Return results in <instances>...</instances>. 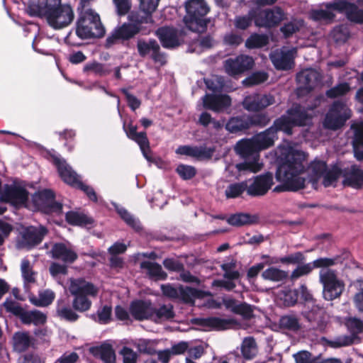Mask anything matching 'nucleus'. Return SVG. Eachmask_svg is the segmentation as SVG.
<instances>
[{
    "label": "nucleus",
    "mask_w": 363,
    "mask_h": 363,
    "mask_svg": "<svg viewBox=\"0 0 363 363\" xmlns=\"http://www.w3.org/2000/svg\"><path fill=\"white\" fill-rule=\"evenodd\" d=\"M306 159L305 153L300 150H290L280 158L275 178L281 182L273 191L296 192L306 187V179L300 175L306 170L303 162Z\"/></svg>",
    "instance_id": "nucleus-1"
},
{
    "label": "nucleus",
    "mask_w": 363,
    "mask_h": 363,
    "mask_svg": "<svg viewBox=\"0 0 363 363\" xmlns=\"http://www.w3.org/2000/svg\"><path fill=\"white\" fill-rule=\"evenodd\" d=\"M129 22H124L115 27L108 35L104 46L111 49L115 45H121L127 49H134L133 40L140 33H143V18H135L133 14L128 16Z\"/></svg>",
    "instance_id": "nucleus-2"
},
{
    "label": "nucleus",
    "mask_w": 363,
    "mask_h": 363,
    "mask_svg": "<svg viewBox=\"0 0 363 363\" xmlns=\"http://www.w3.org/2000/svg\"><path fill=\"white\" fill-rule=\"evenodd\" d=\"M47 160L54 165L60 178L64 183L72 188L82 191L93 202L98 201V197L94 188L84 184L80 176L60 154L51 152L47 150Z\"/></svg>",
    "instance_id": "nucleus-3"
},
{
    "label": "nucleus",
    "mask_w": 363,
    "mask_h": 363,
    "mask_svg": "<svg viewBox=\"0 0 363 363\" xmlns=\"http://www.w3.org/2000/svg\"><path fill=\"white\" fill-rule=\"evenodd\" d=\"M106 29L99 15L91 9L81 11L76 22V34L82 39L101 38Z\"/></svg>",
    "instance_id": "nucleus-4"
},
{
    "label": "nucleus",
    "mask_w": 363,
    "mask_h": 363,
    "mask_svg": "<svg viewBox=\"0 0 363 363\" xmlns=\"http://www.w3.org/2000/svg\"><path fill=\"white\" fill-rule=\"evenodd\" d=\"M186 14L184 21L188 29L196 33L206 30L210 21L206 18L209 7L204 0H189L186 3Z\"/></svg>",
    "instance_id": "nucleus-5"
},
{
    "label": "nucleus",
    "mask_w": 363,
    "mask_h": 363,
    "mask_svg": "<svg viewBox=\"0 0 363 363\" xmlns=\"http://www.w3.org/2000/svg\"><path fill=\"white\" fill-rule=\"evenodd\" d=\"M235 150L241 157L245 160V162L237 164L236 167L239 171L257 172L260 170L258 163L259 150L252 138L238 141Z\"/></svg>",
    "instance_id": "nucleus-6"
},
{
    "label": "nucleus",
    "mask_w": 363,
    "mask_h": 363,
    "mask_svg": "<svg viewBox=\"0 0 363 363\" xmlns=\"http://www.w3.org/2000/svg\"><path fill=\"white\" fill-rule=\"evenodd\" d=\"M350 335H342L327 340V345L333 348L347 347L359 343L363 339V321L361 319H344L341 322Z\"/></svg>",
    "instance_id": "nucleus-7"
},
{
    "label": "nucleus",
    "mask_w": 363,
    "mask_h": 363,
    "mask_svg": "<svg viewBox=\"0 0 363 363\" xmlns=\"http://www.w3.org/2000/svg\"><path fill=\"white\" fill-rule=\"evenodd\" d=\"M251 319H191L201 330H252Z\"/></svg>",
    "instance_id": "nucleus-8"
},
{
    "label": "nucleus",
    "mask_w": 363,
    "mask_h": 363,
    "mask_svg": "<svg viewBox=\"0 0 363 363\" xmlns=\"http://www.w3.org/2000/svg\"><path fill=\"white\" fill-rule=\"evenodd\" d=\"M352 116L351 110L341 101H335L326 113L323 126L331 130H337L342 128Z\"/></svg>",
    "instance_id": "nucleus-9"
},
{
    "label": "nucleus",
    "mask_w": 363,
    "mask_h": 363,
    "mask_svg": "<svg viewBox=\"0 0 363 363\" xmlns=\"http://www.w3.org/2000/svg\"><path fill=\"white\" fill-rule=\"evenodd\" d=\"M74 18V13L69 4H61L48 9L47 23L55 30L69 26Z\"/></svg>",
    "instance_id": "nucleus-10"
},
{
    "label": "nucleus",
    "mask_w": 363,
    "mask_h": 363,
    "mask_svg": "<svg viewBox=\"0 0 363 363\" xmlns=\"http://www.w3.org/2000/svg\"><path fill=\"white\" fill-rule=\"evenodd\" d=\"M320 282L323 285V296L326 301L339 298L345 290V283L338 279L335 270L320 272Z\"/></svg>",
    "instance_id": "nucleus-11"
},
{
    "label": "nucleus",
    "mask_w": 363,
    "mask_h": 363,
    "mask_svg": "<svg viewBox=\"0 0 363 363\" xmlns=\"http://www.w3.org/2000/svg\"><path fill=\"white\" fill-rule=\"evenodd\" d=\"M28 196L29 192L24 186L15 183L6 184L0 195V201L19 208L27 203Z\"/></svg>",
    "instance_id": "nucleus-12"
},
{
    "label": "nucleus",
    "mask_w": 363,
    "mask_h": 363,
    "mask_svg": "<svg viewBox=\"0 0 363 363\" xmlns=\"http://www.w3.org/2000/svg\"><path fill=\"white\" fill-rule=\"evenodd\" d=\"M256 26L272 28L278 26L286 18V13L280 6H275L271 9L257 10Z\"/></svg>",
    "instance_id": "nucleus-13"
},
{
    "label": "nucleus",
    "mask_w": 363,
    "mask_h": 363,
    "mask_svg": "<svg viewBox=\"0 0 363 363\" xmlns=\"http://www.w3.org/2000/svg\"><path fill=\"white\" fill-rule=\"evenodd\" d=\"M255 61L252 57L247 55H240L224 61L225 72L230 77H236L252 69Z\"/></svg>",
    "instance_id": "nucleus-14"
},
{
    "label": "nucleus",
    "mask_w": 363,
    "mask_h": 363,
    "mask_svg": "<svg viewBox=\"0 0 363 363\" xmlns=\"http://www.w3.org/2000/svg\"><path fill=\"white\" fill-rule=\"evenodd\" d=\"M138 53L140 57L145 58L149 54L155 62H164V54L161 52L160 46L156 40L150 38L147 41L144 38H139L136 41Z\"/></svg>",
    "instance_id": "nucleus-15"
},
{
    "label": "nucleus",
    "mask_w": 363,
    "mask_h": 363,
    "mask_svg": "<svg viewBox=\"0 0 363 363\" xmlns=\"http://www.w3.org/2000/svg\"><path fill=\"white\" fill-rule=\"evenodd\" d=\"M328 9H333L340 13H345L347 18L357 23H363V10L356 4L347 1H335L327 4Z\"/></svg>",
    "instance_id": "nucleus-16"
},
{
    "label": "nucleus",
    "mask_w": 363,
    "mask_h": 363,
    "mask_svg": "<svg viewBox=\"0 0 363 363\" xmlns=\"http://www.w3.org/2000/svg\"><path fill=\"white\" fill-rule=\"evenodd\" d=\"M123 130L127 137L131 140L135 142L140 147L143 156L148 160H151L150 153V142L147 136L145 131L137 132V126L133 125L132 123H130L126 125L125 123H123Z\"/></svg>",
    "instance_id": "nucleus-17"
},
{
    "label": "nucleus",
    "mask_w": 363,
    "mask_h": 363,
    "mask_svg": "<svg viewBox=\"0 0 363 363\" xmlns=\"http://www.w3.org/2000/svg\"><path fill=\"white\" fill-rule=\"evenodd\" d=\"M273 174L268 172L254 177L253 182L247 184V194L250 196H262L265 195L273 185Z\"/></svg>",
    "instance_id": "nucleus-18"
},
{
    "label": "nucleus",
    "mask_w": 363,
    "mask_h": 363,
    "mask_svg": "<svg viewBox=\"0 0 363 363\" xmlns=\"http://www.w3.org/2000/svg\"><path fill=\"white\" fill-rule=\"evenodd\" d=\"M275 103L274 96L271 94H254L245 97L243 108L248 111L257 112L263 110Z\"/></svg>",
    "instance_id": "nucleus-19"
},
{
    "label": "nucleus",
    "mask_w": 363,
    "mask_h": 363,
    "mask_svg": "<svg viewBox=\"0 0 363 363\" xmlns=\"http://www.w3.org/2000/svg\"><path fill=\"white\" fill-rule=\"evenodd\" d=\"M223 304L227 311L234 315H240L242 318H254L255 307L245 301H240L231 297H224Z\"/></svg>",
    "instance_id": "nucleus-20"
},
{
    "label": "nucleus",
    "mask_w": 363,
    "mask_h": 363,
    "mask_svg": "<svg viewBox=\"0 0 363 363\" xmlns=\"http://www.w3.org/2000/svg\"><path fill=\"white\" fill-rule=\"evenodd\" d=\"M62 214V201L57 199V195L52 189H47V216L54 215L56 217L52 220H50L49 218H47V220L61 225L63 223Z\"/></svg>",
    "instance_id": "nucleus-21"
},
{
    "label": "nucleus",
    "mask_w": 363,
    "mask_h": 363,
    "mask_svg": "<svg viewBox=\"0 0 363 363\" xmlns=\"http://www.w3.org/2000/svg\"><path fill=\"white\" fill-rule=\"evenodd\" d=\"M162 46L167 49H174L181 45L179 30L171 26H162L156 30Z\"/></svg>",
    "instance_id": "nucleus-22"
},
{
    "label": "nucleus",
    "mask_w": 363,
    "mask_h": 363,
    "mask_svg": "<svg viewBox=\"0 0 363 363\" xmlns=\"http://www.w3.org/2000/svg\"><path fill=\"white\" fill-rule=\"evenodd\" d=\"M294 127H304L312 123L313 116L299 104H294L286 111Z\"/></svg>",
    "instance_id": "nucleus-23"
},
{
    "label": "nucleus",
    "mask_w": 363,
    "mask_h": 363,
    "mask_svg": "<svg viewBox=\"0 0 363 363\" xmlns=\"http://www.w3.org/2000/svg\"><path fill=\"white\" fill-rule=\"evenodd\" d=\"M342 184L355 189L363 188V169L357 164L343 169Z\"/></svg>",
    "instance_id": "nucleus-24"
},
{
    "label": "nucleus",
    "mask_w": 363,
    "mask_h": 363,
    "mask_svg": "<svg viewBox=\"0 0 363 363\" xmlns=\"http://www.w3.org/2000/svg\"><path fill=\"white\" fill-rule=\"evenodd\" d=\"M69 291L74 296H96L98 294L97 288L91 282L84 278H70Z\"/></svg>",
    "instance_id": "nucleus-25"
},
{
    "label": "nucleus",
    "mask_w": 363,
    "mask_h": 363,
    "mask_svg": "<svg viewBox=\"0 0 363 363\" xmlns=\"http://www.w3.org/2000/svg\"><path fill=\"white\" fill-rule=\"evenodd\" d=\"M203 107L215 112H220L231 106V99L227 94H209L204 96Z\"/></svg>",
    "instance_id": "nucleus-26"
},
{
    "label": "nucleus",
    "mask_w": 363,
    "mask_h": 363,
    "mask_svg": "<svg viewBox=\"0 0 363 363\" xmlns=\"http://www.w3.org/2000/svg\"><path fill=\"white\" fill-rule=\"evenodd\" d=\"M129 312L133 318H152L155 306L150 300L135 299L130 302Z\"/></svg>",
    "instance_id": "nucleus-27"
},
{
    "label": "nucleus",
    "mask_w": 363,
    "mask_h": 363,
    "mask_svg": "<svg viewBox=\"0 0 363 363\" xmlns=\"http://www.w3.org/2000/svg\"><path fill=\"white\" fill-rule=\"evenodd\" d=\"M320 79V74L311 68L302 70L296 75V81L300 89H304L307 92L311 91L317 86Z\"/></svg>",
    "instance_id": "nucleus-28"
},
{
    "label": "nucleus",
    "mask_w": 363,
    "mask_h": 363,
    "mask_svg": "<svg viewBox=\"0 0 363 363\" xmlns=\"http://www.w3.org/2000/svg\"><path fill=\"white\" fill-rule=\"evenodd\" d=\"M42 240L41 233L35 228L28 227L21 232V238L17 241V247L18 248L30 249L38 245Z\"/></svg>",
    "instance_id": "nucleus-29"
},
{
    "label": "nucleus",
    "mask_w": 363,
    "mask_h": 363,
    "mask_svg": "<svg viewBox=\"0 0 363 363\" xmlns=\"http://www.w3.org/2000/svg\"><path fill=\"white\" fill-rule=\"evenodd\" d=\"M212 296L211 292L208 291H203L190 286H180L177 299L184 303L193 305L196 298L201 299Z\"/></svg>",
    "instance_id": "nucleus-30"
},
{
    "label": "nucleus",
    "mask_w": 363,
    "mask_h": 363,
    "mask_svg": "<svg viewBox=\"0 0 363 363\" xmlns=\"http://www.w3.org/2000/svg\"><path fill=\"white\" fill-rule=\"evenodd\" d=\"M306 303L302 314L304 318H324L327 315L325 308L308 294L305 296Z\"/></svg>",
    "instance_id": "nucleus-31"
},
{
    "label": "nucleus",
    "mask_w": 363,
    "mask_h": 363,
    "mask_svg": "<svg viewBox=\"0 0 363 363\" xmlns=\"http://www.w3.org/2000/svg\"><path fill=\"white\" fill-rule=\"evenodd\" d=\"M89 352L94 357L101 359L104 363H116L115 351L108 343L104 342L101 345L91 347L89 348Z\"/></svg>",
    "instance_id": "nucleus-32"
},
{
    "label": "nucleus",
    "mask_w": 363,
    "mask_h": 363,
    "mask_svg": "<svg viewBox=\"0 0 363 363\" xmlns=\"http://www.w3.org/2000/svg\"><path fill=\"white\" fill-rule=\"evenodd\" d=\"M51 254L53 258L62 259L64 262L72 264L77 258V254L71 249L67 247L62 242L55 243L51 250Z\"/></svg>",
    "instance_id": "nucleus-33"
},
{
    "label": "nucleus",
    "mask_w": 363,
    "mask_h": 363,
    "mask_svg": "<svg viewBox=\"0 0 363 363\" xmlns=\"http://www.w3.org/2000/svg\"><path fill=\"white\" fill-rule=\"evenodd\" d=\"M257 18V10L250 9L247 14L236 15L233 21V24L238 31H245L252 27L253 22L256 24Z\"/></svg>",
    "instance_id": "nucleus-34"
},
{
    "label": "nucleus",
    "mask_w": 363,
    "mask_h": 363,
    "mask_svg": "<svg viewBox=\"0 0 363 363\" xmlns=\"http://www.w3.org/2000/svg\"><path fill=\"white\" fill-rule=\"evenodd\" d=\"M4 306L7 312L12 313L18 318H45V314L37 311L32 312V316L30 315L19 303L10 298L6 299Z\"/></svg>",
    "instance_id": "nucleus-35"
},
{
    "label": "nucleus",
    "mask_w": 363,
    "mask_h": 363,
    "mask_svg": "<svg viewBox=\"0 0 363 363\" xmlns=\"http://www.w3.org/2000/svg\"><path fill=\"white\" fill-rule=\"evenodd\" d=\"M66 222L73 226L87 227L92 225L94 220L84 213L69 211L65 213Z\"/></svg>",
    "instance_id": "nucleus-36"
},
{
    "label": "nucleus",
    "mask_w": 363,
    "mask_h": 363,
    "mask_svg": "<svg viewBox=\"0 0 363 363\" xmlns=\"http://www.w3.org/2000/svg\"><path fill=\"white\" fill-rule=\"evenodd\" d=\"M269 128L275 135H277L279 132H281L286 135L291 136L293 134L294 126L290 120V117L286 113L276 118Z\"/></svg>",
    "instance_id": "nucleus-37"
},
{
    "label": "nucleus",
    "mask_w": 363,
    "mask_h": 363,
    "mask_svg": "<svg viewBox=\"0 0 363 363\" xmlns=\"http://www.w3.org/2000/svg\"><path fill=\"white\" fill-rule=\"evenodd\" d=\"M277 138L278 136L274 135L270 128H267L265 130L252 137V139L259 151L273 146L274 140Z\"/></svg>",
    "instance_id": "nucleus-38"
},
{
    "label": "nucleus",
    "mask_w": 363,
    "mask_h": 363,
    "mask_svg": "<svg viewBox=\"0 0 363 363\" xmlns=\"http://www.w3.org/2000/svg\"><path fill=\"white\" fill-rule=\"evenodd\" d=\"M349 257V252L344 251L333 257H320L312 262L314 269L328 268L338 264H342Z\"/></svg>",
    "instance_id": "nucleus-39"
},
{
    "label": "nucleus",
    "mask_w": 363,
    "mask_h": 363,
    "mask_svg": "<svg viewBox=\"0 0 363 363\" xmlns=\"http://www.w3.org/2000/svg\"><path fill=\"white\" fill-rule=\"evenodd\" d=\"M225 128L232 133L250 129L248 115L243 114L230 118L225 125Z\"/></svg>",
    "instance_id": "nucleus-40"
},
{
    "label": "nucleus",
    "mask_w": 363,
    "mask_h": 363,
    "mask_svg": "<svg viewBox=\"0 0 363 363\" xmlns=\"http://www.w3.org/2000/svg\"><path fill=\"white\" fill-rule=\"evenodd\" d=\"M258 221V216L256 215H251L246 213H235L229 216L227 219L228 224L233 226L240 227L246 225H252L257 223Z\"/></svg>",
    "instance_id": "nucleus-41"
},
{
    "label": "nucleus",
    "mask_w": 363,
    "mask_h": 363,
    "mask_svg": "<svg viewBox=\"0 0 363 363\" xmlns=\"http://www.w3.org/2000/svg\"><path fill=\"white\" fill-rule=\"evenodd\" d=\"M26 13L30 17H45V0H28L26 5Z\"/></svg>",
    "instance_id": "nucleus-42"
},
{
    "label": "nucleus",
    "mask_w": 363,
    "mask_h": 363,
    "mask_svg": "<svg viewBox=\"0 0 363 363\" xmlns=\"http://www.w3.org/2000/svg\"><path fill=\"white\" fill-rule=\"evenodd\" d=\"M13 350L18 352H23L27 350L31 343L32 338L28 333L16 332L13 335Z\"/></svg>",
    "instance_id": "nucleus-43"
},
{
    "label": "nucleus",
    "mask_w": 363,
    "mask_h": 363,
    "mask_svg": "<svg viewBox=\"0 0 363 363\" xmlns=\"http://www.w3.org/2000/svg\"><path fill=\"white\" fill-rule=\"evenodd\" d=\"M140 268L147 269L149 277L155 280H166L167 278V274L163 271L162 266L157 262L143 261L140 263Z\"/></svg>",
    "instance_id": "nucleus-44"
},
{
    "label": "nucleus",
    "mask_w": 363,
    "mask_h": 363,
    "mask_svg": "<svg viewBox=\"0 0 363 363\" xmlns=\"http://www.w3.org/2000/svg\"><path fill=\"white\" fill-rule=\"evenodd\" d=\"M240 351L245 359H252L258 353V347L256 340L252 337H246L242 340Z\"/></svg>",
    "instance_id": "nucleus-45"
},
{
    "label": "nucleus",
    "mask_w": 363,
    "mask_h": 363,
    "mask_svg": "<svg viewBox=\"0 0 363 363\" xmlns=\"http://www.w3.org/2000/svg\"><path fill=\"white\" fill-rule=\"evenodd\" d=\"M274 322L268 324L272 330L275 331H296L300 328L298 319H274Z\"/></svg>",
    "instance_id": "nucleus-46"
},
{
    "label": "nucleus",
    "mask_w": 363,
    "mask_h": 363,
    "mask_svg": "<svg viewBox=\"0 0 363 363\" xmlns=\"http://www.w3.org/2000/svg\"><path fill=\"white\" fill-rule=\"evenodd\" d=\"M268 43L269 38L266 34L253 33L245 40V46L247 49L252 50L262 48Z\"/></svg>",
    "instance_id": "nucleus-47"
},
{
    "label": "nucleus",
    "mask_w": 363,
    "mask_h": 363,
    "mask_svg": "<svg viewBox=\"0 0 363 363\" xmlns=\"http://www.w3.org/2000/svg\"><path fill=\"white\" fill-rule=\"evenodd\" d=\"M262 277L264 280L273 282H281L287 279L288 272L274 267H270L262 272Z\"/></svg>",
    "instance_id": "nucleus-48"
},
{
    "label": "nucleus",
    "mask_w": 363,
    "mask_h": 363,
    "mask_svg": "<svg viewBox=\"0 0 363 363\" xmlns=\"http://www.w3.org/2000/svg\"><path fill=\"white\" fill-rule=\"evenodd\" d=\"M117 213L120 216L121 219L130 228L136 232H140L143 230L141 223L138 219L134 218L125 208L118 207L116 208Z\"/></svg>",
    "instance_id": "nucleus-49"
},
{
    "label": "nucleus",
    "mask_w": 363,
    "mask_h": 363,
    "mask_svg": "<svg viewBox=\"0 0 363 363\" xmlns=\"http://www.w3.org/2000/svg\"><path fill=\"white\" fill-rule=\"evenodd\" d=\"M327 168V163L325 161L317 159L312 161L308 167V169L311 171L312 174L310 181L316 182L323 176Z\"/></svg>",
    "instance_id": "nucleus-50"
},
{
    "label": "nucleus",
    "mask_w": 363,
    "mask_h": 363,
    "mask_svg": "<svg viewBox=\"0 0 363 363\" xmlns=\"http://www.w3.org/2000/svg\"><path fill=\"white\" fill-rule=\"evenodd\" d=\"M342 176L343 177V169H341L337 164L333 165L330 169L326 170L323 177V184L325 187L332 186L336 182L338 178Z\"/></svg>",
    "instance_id": "nucleus-51"
},
{
    "label": "nucleus",
    "mask_w": 363,
    "mask_h": 363,
    "mask_svg": "<svg viewBox=\"0 0 363 363\" xmlns=\"http://www.w3.org/2000/svg\"><path fill=\"white\" fill-rule=\"evenodd\" d=\"M247 182H235L228 185L225 191L228 199H235L240 196L245 191L247 192Z\"/></svg>",
    "instance_id": "nucleus-52"
},
{
    "label": "nucleus",
    "mask_w": 363,
    "mask_h": 363,
    "mask_svg": "<svg viewBox=\"0 0 363 363\" xmlns=\"http://www.w3.org/2000/svg\"><path fill=\"white\" fill-rule=\"evenodd\" d=\"M351 87L347 82H342L325 91V96L329 99H336L344 96L350 91Z\"/></svg>",
    "instance_id": "nucleus-53"
},
{
    "label": "nucleus",
    "mask_w": 363,
    "mask_h": 363,
    "mask_svg": "<svg viewBox=\"0 0 363 363\" xmlns=\"http://www.w3.org/2000/svg\"><path fill=\"white\" fill-rule=\"evenodd\" d=\"M327 9H315L313 10L311 13V18L315 21L320 22H325L329 23L331 22L335 15L330 11L333 10V9H328L326 6Z\"/></svg>",
    "instance_id": "nucleus-54"
},
{
    "label": "nucleus",
    "mask_w": 363,
    "mask_h": 363,
    "mask_svg": "<svg viewBox=\"0 0 363 363\" xmlns=\"http://www.w3.org/2000/svg\"><path fill=\"white\" fill-rule=\"evenodd\" d=\"M250 128L251 127L264 128L267 126L271 119L267 113H259L248 115Z\"/></svg>",
    "instance_id": "nucleus-55"
},
{
    "label": "nucleus",
    "mask_w": 363,
    "mask_h": 363,
    "mask_svg": "<svg viewBox=\"0 0 363 363\" xmlns=\"http://www.w3.org/2000/svg\"><path fill=\"white\" fill-rule=\"evenodd\" d=\"M269 75L265 72H255L244 79L243 83L247 86L260 84L268 79Z\"/></svg>",
    "instance_id": "nucleus-56"
},
{
    "label": "nucleus",
    "mask_w": 363,
    "mask_h": 363,
    "mask_svg": "<svg viewBox=\"0 0 363 363\" xmlns=\"http://www.w3.org/2000/svg\"><path fill=\"white\" fill-rule=\"evenodd\" d=\"M305 260L306 257L304 256L303 253L301 252H296L295 253L281 257L279 259V260H276L274 262H281L282 264H303Z\"/></svg>",
    "instance_id": "nucleus-57"
},
{
    "label": "nucleus",
    "mask_w": 363,
    "mask_h": 363,
    "mask_svg": "<svg viewBox=\"0 0 363 363\" xmlns=\"http://www.w3.org/2000/svg\"><path fill=\"white\" fill-rule=\"evenodd\" d=\"M244 41V39L241 34L231 31L227 33L223 38V42L225 45L237 48Z\"/></svg>",
    "instance_id": "nucleus-58"
},
{
    "label": "nucleus",
    "mask_w": 363,
    "mask_h": 363,
    "mask_svg": "<svg viewBox=\"0 0 363 363\" xmlns=\"http://www.w3.org/2000/svg\"><path fill=\"white\" fill-rule=\"evenodd\" d=\"M176 172L184 180H189L194 178L196 174V169L194 167L180 164L176 168Z\"/></svg>",
    "instance_id": "nucleus-59"
},
{
    "label": "nucleus",
    "mask_w": 363,
    "mask_h": 363,
    "mask_svg": "<svg viewBox=\"0 0 363 363\" xmlns=\"http://www.w3.org/2000/svg\"><path fill=\"white\" fill-rule=\"evenodd\" d=\"M274 63L277 69L287 70L291 68L294 60L291 53L288 52L283 53Z\"/></svg>",
    "instance_id": "nucleus-60"
},
{
    "label": "nucleus",
    "mask_w": 363,
    "mask_h": 363,
    "mask_svg": "<svg viewBox=\"0 0 363 363\" xmlns=\"http://www.w3.org/2000/svg\"><path fill=\"white\" fill-rule=\"evenodd\" d=\"M314 269L313 263L309 262L307 264H301L292 271L291 279L292 280L296 279L301 277L309 274Z\"/></svg>",
    "instance_id": "nucleus-61"
},
{
    "label": "nucleus",
    "mask_w": 363,
    "mask_h": 363,
    "mask_svg": "<svg viewBox=\"0 0 363 363\" xmlns=\"http://www.w3.org/2000/svg\"><path fill=\"white\" fill-rule=\"evenodd\" d=\"M91 301L87 296H74L73 301V307L75 310L83 312L89 310L91 307Z\"/></svg>",
    "instance_id": "nucleus-62"
},
{
    "label": "nucleus",
    "mask_w": 363,
    "mask_h": 363,
    "mask_svg": "<svg viewBox=\"0 0 363 363\" xmlns=\"http://www.w3.org/2000/svg\"><path fill=\"white\" fill-rule=\"evenodd\" d=\"M116 7V12L118 16H124L130 11L131 9L130 0H113Z\"/></svg>",
    "instance_id": "nucleus-63"
},
{
    "label": "nucleus",
    "mask_w": 363,
    "mask_h": 363,
    "mask_svg": "<svg viewBox=\"0 0 363 363\" xmlns=\"http://www.w3.org/2000/svg\"><path fill=\"white\" fill-rule=\"evenodd\" d=\"M160 0H140V9L145 13L151 16L158 6Z\"/></svg>",
    "instance_id": "nucleus-64"
}]
</instances>
